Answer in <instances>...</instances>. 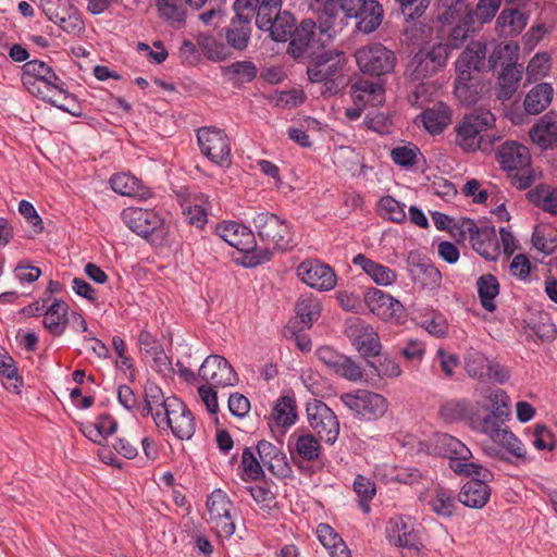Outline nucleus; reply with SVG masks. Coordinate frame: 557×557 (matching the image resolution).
<instances>
[{"label": "nucleus", "mask_w": 557, "mask_h": 557, "mask_svg": "<svg viewBox=\"0 0 557 557\" xmlns=\"http://www.w3.org/2000/svg\"><path fill=\"white\" fill-rule=\"evenodd\" d=\"M296 271L301 282L317 290L329 292L336 286L337 275L334 269L319 259L304 260Z\"/></svg>", "instance_id": "obj_17"}, {"label": "nucleus", "mask_w": 557, "mask_h": 557, "mask_svg": "<svg viewBox=\"0 0 557 557\" xmlns=\"http://www.w3.org/2000/svg\"><path fill=\"white\" fill-rule=\"evenodd\" d=\"M369 310L383 321L399 322L405 317L404 305L382 289L370 287L364 293Z\"/></svg>", "instance_id": "obj_20"}, {"label": "nucleus", "mask_w": 557, "mask_h": 557, "mask_svg": "<svg viewBox=\"0 0 557 557\" xmlns=\"http://www.w3.org/2000/svg\"><path fill=\"white\" fill-rule=\"evenodd\" d=\"M486 44L471 41L455 62L456 77H460L462 81H471L472 72L486 71Z\"/></svg>", "instance_id": "obj_22"}, {"label": "nucleus", "mask_w": 557, "mask_h": 557, "mask_svg": "<svg viewBox=\"0 0 557 557\" xmlns=\"http://www.w3.org/2000/svg\"><path fill=\"white\" fill-rule=\"evenodd\" d=\"M354 491L358 496L360 507L368 513L370 511L369 503L376 493L375 483L371 479L358 474L354 481Z\"/></svg>", "instance_id": "obj_56"}, {"label": "nucleus", "mask_w": 557, "mask_h": 557, "mask_svg": "<svg viewBox=\"0 0 557 557\" xmlns=\"http://www.w3.org/2000/svg\"><path fill=\"white\" fill-rule=\"evenodd\" d=\"M42 324L53 336H61L69 324V305L61 299H54L46 306Z\"/></svg>", "instance_id": "obj_32"}, {"label": "nucleus", "mask_w": 557, "mask_h": 557, "mask_svg": "<svg viewBox=\"0 0 557 557\" xmlns=\"http://www.w3.org/2000/svg\"><path fill=\"white\" fill-rule=\"evenodd\" d=\"M209 523L218 536L230 539L236 530L233 502L221 490L213 491L207 499Z\"/></svg>", "instance_id": "obj_11"}, {"label": "nucleus", "mask_w": 557, "mask_h": 557, "mask_svg": "<svg viewBox=\"0 0 557 557\" xmlns=\"http://www.w3.org/2000/svg\"><path fill=\"white\" fill-rule=\"evenodd\" d=\"M196 135L201 153L212 163L218 165L231 163V143L224 129L203 126L197 129Z\"/></svg>", "instance_id": "obj_13"}, {"label": "nucleus", "mask_w": 557, "mask_h": 557, "mask_svg": "<svg viewBox=\"0 0 557 557\" xmlns=\"http://www.w3.org/2000/svg\"><path fill=\"white\" fill-rule=\"evenodd\" d=\"M385 534L387 541L396 547L419 552L422 546L411 518L406 516L391 518L387 521Z\"/></svg>", "instance_id": "obj_21"}, {"label": "nucleus", "mask_w": 557, "mask_h": 557, "mask_svg": "<svg viewBox=\"0 0 557 557\" xmlns=\"http://www.w3.org/2000/svg\"><path fill=\"white\" fill-rule=\"evenodd\" d=\"M169 406L170 410L164 414L161 411H157L153 414L156 426L161 431L171 430L178 440H190L196 431L193 412L181 399L170 400Z\"/></svg>", "instance_id": "obj_5"}, {"label": "nucleus", "mask_w": 557, "mask_h": 557, "mask_svg": "<svg viewBox=\"0 0 557 557\" xmlns=\"http://www.w3.org/2000/svg\"><path fill=\"white\" fill-rule=\"evenodd\" d=\"M519 46L515 42L498 45L494 48L487 60V70L495 71L498 67L504 70L507 67L518 66Z\"/></svg>", "instance_id": "obj_41"}, {"label": "nucleus", "mask_w": 557, "mask_h": 557, "mask_svg": "<svg viewBox=\"0 0 557 557\" xmlns=\"http://www.w3.org/2000/svg\"><path fill=\"white\" fill-rule=\"evenodd\" d=\"M424 128L432 135L443 133L450 121V113L447 108L426 109L421 114Z\"/></svg>", "instance_id": "obj_51"}, {"label": "nucleus", "mask_w": 557, "mask_h": 557, "mask_svg": "<svg viewBox=\"0 0 557 557\" xmlns=\"http://www.w3.org/2000/svg\"><path fill=\"white\" fill-rule=\"evenodd\" d=\"M49 70V65L38 59L27 61L22 66V83L26 89H32L34 81H40L42 75Z\"/></svg>", "instance_id": "obj_62"}, {"label": "nucleus", "mask_w": 557, "mask_h": 557, "mask_svg": "<svg viewBox=\"0 0 557 557\" xmlns=\"http://www.w3.org/2000/svg\"><path fill=\"white\" fill-rule=\"evenodd\" d=\"M294 435L289 437V451L295 463L299 461H315L321 454V445L312 434H302L295 437V442L292 445Z\"/></svg>", "instance_id": "obj_33"}, {"label": "nucleus", "mask_w": 557, "mask_h": 557, "mask_svg": "<svg viewBox=\"0 0 557 557\" xmlns=\"http://www.w3.org/2000/svg\"><path fill=\"white\" fill-rule=\"evenodd\" d=\"M286 53L298 63L324 48V39L317 37V23L312 18H304L288 39Z\"/></svg>", "instance_id": "obj_9"}, {"label": "nucleus", "mask_w": 557, "mask_h": 557, "mask_svg": "<svg viewBox=\"0 0 557 557\" xmlns=\"http://www.w3.org/2000/svg\"><path fill=\"white\" fill-rule=\"evenodd\" d=\"M476 466L478 469H472L473 472L457 473L462 476H472L462 485L458 494V500L466 507L481 509L490 500L492 491L487 482L493 480L494 474L482 465L476 463Z\"/></svg>", "instance_id": "obj_10"}, {"label": "nucleus", "mask_w": 557, "mask_h": 557, "mask_svg": "<svg viewBox=\"0 0 557 557\" xmlns=\"http://www.w3.org/2000/svg\"><path fill=\"white\" fill-rule=\"evenodd\" d=\"M499 287L498 280L491 273L481 275L476 281L481 305L488 312H494L497 308L494 299L499 294Z\"/></svg>", "instance_id": "obj_42"}, {"label": "nucleus", "mask_w": 557, "mask_h": 557, "mask_svg": "<svg viewBox=\"0 0 557 557\" xmlns=\"http://www.w3.org/2000/svg\"><path fill=\"white\" fill-rule=\"evenodd\" d=\"M447 58V47L442 42L431 49H420L412 59L416 78L422 79L434 75L446 65Z\"/></svg>", "instance_id": "obj_23"}, {"label": "nucleus", "mask_w": 557, "mask_h": 557, "mask_svg": "<svg viewBox=\"0 0 557 557\" xmlns=\"http://www.w3.org/2000/svg\"><path fill=\"white\" fill-rule=\"evenodd\" d=\"M210 203L203 194L196 195L183 210L186 222L198 228H202L208 222Z\"/></svg>", "instance_id": "obj_45"}, {"label": "nucleus", "mask_w": 557, "mask_h": 557, "mask_svg": "<svg viewBox=\"0 0 557 557\" xmlns=\"http://www.w3.org/2000/svg\"><path fill=\"white\" fill-rule=\"evenodd\" d=\"M487 436L495 443L506 449L511 456L517 459L516 465L525 463L529 459L527 456V449L521 441L509 430L507 425H504L493 432L488 433Z\"/></svg>", "instance_id": "obj_35"}, {"label": "nucleus", "mask_w": 557, "mask_h": 557, "mask_svg": "<svg viewBox=\"0 0 557 557\" xmlns=\"http://www.w3.org/2000/svg\"><path fill=\"white\" fill-rule=\"evenodd\" d=\"M272 416L277 425H293L297 420L296 401L294 397H280L273 408Z\"/></svg>", "instance_id": "obj_53"}, {"label": "nucleus", "mask_w": 557, "mask_h": 557, "mask_svg": "<svg viewBox=\"0 0 557 557\" xmlns=\"http://www.w3.org/2000/svg\"><path fill=\"white\" fill-rule=\"evenodd\" d=\"M529 15L519 9L505 7L496 18V30L503 37H516L528 24Z\"/></svg>", "instance_id": "obj_31"}, {"label": "nucleus", "mask_w": 557, "mask_h": 557, "mask_svg": "<svg viewBox=\"0 0 557 557\" xmlns=\"http://www.w3.org/2000/svg\"><path fill=\"white\" fill-rule=\"evenodd\" d=\"M345 334L349 338L356 350L368 360L369 358L380 356L382 344L377 332L372 325L366 323L360 318L347 321Z\"/></svg>", "instance_id": "obj_15"}, {"label": "nucleus", "mask_w": 557, "mask_h": 557, "mask_svg": "<svg viewBox=\"0 0 557 557\" xmlns=\"http://www.w3.org/2000/svg\"><path fill=\"white\" fill-rule=\"evenodd\" d=\"M377 212L384 220L394 223H403L406 221L405 205L389 195L380 198Z\"/></svg>", "instance_id": "obj_54"}, {"label": "nucleus", "mask_w": 557, "mask_h": 557, "mask_svg": "<svg viewBox=\"0 0 557 557\" xmlns=\"http://www.w3.org/2000/svg\"><path fill=\"white\" fill-rule=\"evenodd\" d=\"M159 12V16L164 20L170 26L175 28H182L186 23V11L183 5H178L177 2L158 4L156 5Z\"/></svg>", "instance_id": "obj_59"}, {"label": "nucleus", "mask_w": 557, "mask_h": 557, "mask_svg": "<svg viewBox=\"0 0 557 557\" xmlns=\"http://www.w3.org/2000/svg\"><path fill=\"white\" fill-rule=\"evenodd\" d=\"M500 4L502 0H479L475 9L468 11L466 18L473 22L475 17L480 24L488 23L495 17Z\"/></svg>", "instance_id": "obj_58"}, {"label": "nucleus", "mask_w": 557, "mask_h": 557, "mask_svg": "<svg viewBox=\"0 0 557 557\" xmlns=\"http://www.w3.org/2000/svg\"><path fill=\"white\" fill-rule=\"evenodd\" d=\"M470 244L486 260H496L500 255L499 239L493 225L485 224L480 226L478 236L471 237Z\"/></svg>", "instance_id": "obj_28"}, {"label": "nucleus", "mask_w": 557, "mask_h": 557, "mask_svg": "<svg viewBox=\"0 0 557 557\" xmlns=\"http://www.w3.org/2000/svg\"><path fill=\"white\" fill-rule=\"evenodd\" d=\"M554 96L553 86L548 83L536 84L525 96L523 106L528 114L543 112L552 102Z\"/></svg>", "instance_id": "obj_36"}, {"label": "nucleus", "mask_w": 557, "mask_h": 557, "mask_svg": "<svg viewBox=\"0 0 557 557\" xmlns=\"http://www.w3.org/2000/svg\"><path fill=\"white\" fill-rule=\"evenodd\" d=\"M436 449L445 458L449 459V468L455 473H469L471 469H478L476 462L469 461L471 450L458 438L443 433L436 437Z\"/></svg>", "instance_id": "obj_18"}, {"label": "nucleus", "mask_w": 557, "mask_h": 557, "mask_svg": "<svg viewBox=\"0 0 557 557\" xmlns=\"http://www.w3.org/2000/svg\"><path fill=\"white\" fill-rule=\"evenodd\" d=\"M350 95L356 106L379 107L384 102L382 84L360 78L350 86Z\"/></svg>", "instance_id": "obj_26"}, {"label": "nucleus", "mask_w": 557, "mask_h": 557, "mask_svg": "<svg viewBox=\"0 0 557 557\" xmlns=\"http://www.w3.org/2000/svg\"><path fill=\"white\" fill-rule=\"evenodd\" d=\"M121 219L131 231L151 245L162 247L168 244L169 225L156 210L128 207L121 212Z\"/></svg>", "instance_id": "obj_4"}, {"label": "nucleus", "mask_w": 557, "mask_h": 557, "mask_svg": "<svg viewBox=\"0 0 557 557\" xmlns=\"http://www.w3.org/2000/svg\"><path fill=\"white\" fill-rule=\"evenodd\" d=\"M0 376L10 382V386L7 387L8 389L16 393L20 392L23 380L18 375L14 359L8 354H0Z\"/></svg>", "instance_id": "obj_60"}, {"label": "nucleus", "mask_w": 557, "mask_h": 557, "mask_svg": "<svg viewBox=\"0 0 557 557\" xmlns=\"http://www.w3.org/2000/svg\"><path fill=\"white\" fill-rule=\"evenodd\" d=\"M260 458L258 459L252 450V447H246L242 455L240 467L243 469L244 481H257L264 476V471L261 466Z\"/></svg>", "instance_id": "obj_55"}, {"label": "nucleus", "mask_w": 557, "mask_h": 557, "mask_svg": "<svg viewBox=\"0 0 557 557\" xmlns=\"http://www.w3.org/2000/svg\"><path fill=\"white\" fill-rule=\"evenodd\" d=\"M252 33V22L233 16L230 24L223 28V34L228 47L244 51L247 49Z\"/></svg>", "instance_id": "obj_30"}, {"label": "nucleus", "mask_w": 557, "mask_h": 557, "mask_svg": "<svg viewBox=\"0 0 557 557\" xmlns=\"http://www.w3.org/2000/svg\"><path fill=\"white\" fill-rule=\"evenodd\" d=\"M144 399L145 407L143 408L141 416H151L153 418V414L157 411H160L159 407H162V414H164L166 411L170 410V400L178 398L175 396L165 397L160 386H158L156 383H147L145 386Z\"/></svg>", "instance_id": "obj_40"}, {"label": "nucleus", "mask_w": 557, "mask_h": 557, "mask_svg": "<svg viewBox=\"0 0 557 557\" xmlns=\"http://www.w3.org/2000/svg\"><path fill=\"white\" fill-rule=\"evenodd\" d=\"M196 42L210 61H223L230 55L227 47L223 42L218 41L212 35L200 33L196 37Z\"/></svg>", "instance_id": "obj_48"}, {"label": "nucleus", "mask_w": 557, "mask_h": 557, "mask_svg": "<svg viewBox=\"0 0 557 557\" xmlns=\"http://www.w3.org/2000/svg\"><path fill=\"white\" fill-rule=\"evenodd\" d=\"M222 74L230 79H236L244 84L250 83L257 77L258 69L252 61H236L222 67Z\"/></svg>", "instance_id": "obj_52"}, {"label": "nucleus", "mask_w": 557, "mask_h": 557, "mask_svg": "<svg viewBox=\"0 0 557 557\" xmlns=\"http://www.w3.org/2000/svg\"><path fill=\"white\" fill-rule=\"evenodd\" d=\"M374 358H376V360H368V364L374 369L380 377H397L401 374L399 364L388 356L380 352V356H375Z\"/></svg>", "instance_id": "obj_63"}, {"label": "nucleus", "mask_w": 557, "mask_h": 557, "mask_svg": "<svg viewBox=\"0 0 557 557\" xmlns=\"http://www.w3.org/2000/svg\"><path fill=\"white\" fill-rule=\"evenodd\" d=\"M407 268L411 280L423 288L436 289L442 283V273L433 262L420 253L410 252Z\"/></svg>", "instance_id": "obj_24"}, {"label": "nucleus", "mask_w": 557, "mask_h": 557, "mask_svg": "<svg viewBox=\"0 0 557 557\" xmlns=\"http://www.w3.org/2000/svg\"><path fill=\"white\" fill-rule=\"evenodd\" d=\"M473 407L467 399H449L444 401L440 409L438 416L446 423L459 422L463 419H475L472 417Z\"/></svg>", "instance_id": "obj_39"}, {"label": "nucleus", "mask_w": 557, "mask_h": 557, "mask_svg": "<svg viewBox=\"0 0 557 557\" xmlns=\"http://www.w3.org/2000/svg\"><path fill=\"white\" fill-rule=\"evenodd\" d=\"M282 12V0H260L256 14V26L263 30Z\"/></svg>", "instance_id": "obj_57"}, {"label": "nucleus", "mask_w": 557, "mask_h": 557, "mask_svg": "<svg viewBox=\"0 0 557 557\" xmlns=\"http://www.w3.org/2000/svg\"><path fill=\"white\" fill-rule=\"evenodd\" d=\"M455 144L463 152L488 153L500 139L496 129V116L491 110L475 108L465 114L455 125Z\"/></svg>", "instance_id": "obj_1"}, {"label": "nucleus", "mask_w": 557, "mask_h": 557, "mask_svg": "<svg viewBox=\"0 0 557 557\" xmlns=\"http://www.w3.org/2000/svg\"><path fill=\"white\" fill-rule=\"evenodd\" d=\"M487 405L483 408L488 413L482 419H471L472 429L487 435L488 433L506 425L510 418V398L503 389H496L487 396Z\"/></svg>", "instance_id": "obj_14"}, {"label": "nucleus", "mask_w": 557, "mask_h": 557, "mask_svg": "<svg viewBox=\"0 0 557 557\" xmlns=\"http://www.w3.org/2000/svg\"><path fill=\"white\" fill-rule=\"evenodd\" d=\"M259 239L267 246L275 249L287 250L292 248V232L286 220L275 213L262 211L252 219Z\"/></svg>", "instance_id": "obj_6"}, {"label": "nucleus", "mask_w": 557, "mask_h": 557, "mask_svg": "<svg viewBox=\"0 0 557 557\" xmlns=\"http://www.w3.org/2000/svg\"><path fill=\"white\" fill-rule=\"evenodd\" d=\"M341 400L361 421H376L388 408V401L384 396L368 389L345 393Z\"/></svg>", "instance_id": "obj_8"}, {"label": "nucleus", "mask_w": 557, "mask_h": 557, "mask_svg": "<svg viewBox=\"0 0 557 557\" xmlns=\"http://www.w3.org/2000/svg\"><path fill=\"white\" fill-rule=\"evenodd\" d=\"M198 375L208 385L215 387L233 386L238 381L232 364L220 355H209L201 363Z\"/></svg>", "instance_id": "obj_19"}, {"label": "nucleus", "mask_w": 557, "mask_h": 557, "mask_svg": "<svg viewBox=\"0 0 557 557\" xmlns=\"http://www.w3.org/2000/svg\"><path fill=\"white\" fill-rule=\"evenodd\" d=\"M522 78V66H513L502 70L498 76L496 97L499 100L510 99L519 87Z\"/></svg>", "instance_id": "obj_46"}, {"label": "nucleus", "mask_w": 557, "mask_h": 557, "mask_svg": "<svg viewBox=\"0 0 557 557\" xmlns=\"http://www.w3.org/2000/svg\"><path fill=\"white\" fill-rule=\"evenodd\" d=\"M485 89V84L474 79L462 81L460 77L455 78V95L462 104L472 106L476 103Z\"/></svg>", "instance_id": "obj_47"}, {"label": "nucleus", "mask_w": 557, "mask_h": 557, "mask_svg": "<svg viewBox=\"0 0 557 557\" xmlns=\"http://www.w3.org/2000/svg\"><path fill=\"white\" fill-rule=\"evenodd\" d=\"M318 539L332 557H351L343 539L327 524H320L317 530Z\"/></svg>", "instance_id": "obj_43"}, {"label": "nucleus", "mask_w": 557, "mask_h": 557, "mask_svg": "<svg viewBox=\"0 0 557 557\" xmlns=\"http://www.w3.org/2000/svg\"><path fill=\"white\" fill-rule=\"evenodd\" d=\"M352 264L360 267L372 281L380 286H389L397 281L396 272L389 267L369 259L363 253H358L352 258Z\"/></svg>", "instance_id": "obj_29"}, {"label": "nucleus", "mask_w": 557, "mask_h": 557, "mask_svg": "<svg viewBox=\"0 0 557 557\" xmlns=\"http://www.w3.org/2000/svg\"><path fill=\"white\" fill-rule=\"evenodd\" d=\"M359 70L370 76H383L391 73L396 64L393 50L381 42H371L360 47L355 52Z\"/></svg>", "instance_id": "obj_7"}, {"label": "nucleus", "mask_w": 557, "mask_h": 557, "mask_svg": "<svg viewBox=\"0 0 557 557\" xmlns=\"http://www.w3.org/2000/svg\"><path fill=\"white\" fill-rule=\"evenodd\" d=\"M297 20L288 11H282L262 32H269L270 38L277 42H286L297 27Z\"/></svg>", "instance_id": "obj_38"}, {"label": "nucleus", "mask_w": 557, "mask_h": 557, "mask_svg": "<svg viewBox=\"0 0 557 557\" xmlns=\"http://www.w3.org/2000/svg\"><path fill=\"white\" fill-rule=\"evenodd\" d=\"M531 140L542 149L557 148V113L544 114L530 129Z\"/></svg>", "instance_id": "obj_25"}, {"label": "nucleus", "mask_w": 557, "mask_h": 557, "mask_svg": "<svg viewBox=\"0 0 557 557\" xmlns=\"http://www.w3.org/2000/svg\"><path fill=\"white\" fill-rule=\"evenodd\" d=\"M527 198L536 208L557 216V187L539 184L528 191Z\"/></svg>", "instance_id": "obj_37"}, {"label": "nucleus", "mask_w": 557, "mask_h": 557, "mask_svg": "<svg viewBox=\"0 0 557 557\" xmlns=\"http://www.w3.org/2000/svg\"><path fill=\"white\" fill-rule=\"evenodd\" d=\"M334 373L352 382H357L363 376L362 367L351 357L343 355Z\"/></svg>", "instance_id": "obj_64"}, {"label": "nucleus", "mask_w": 557, "mask_h": 557, "mask_svg": "<svg viewBox=\"0 0 557 557\" xmlns=\"http://www.w3.org/2000/svg\"><path fill=\"white\" fill-rule=\"evenodd\" d=\"M47 18L67 34H79L85 29V23L78 9L69 0H58L57 3L40 0Z\"/></svg>", "instance_id": "obj_16"}, {"label": "nucleus", "mask_w": 557, "mask_h": 557, "mask_svg": "<svg viewBox=\"0 0 557 557\" xmlns=\"http://www.w3.org/2000/svg\"><path fill=\"white\" fill-rule=\"evenodd\" d=\"M216 230L224 242L244 253L242 264L245 268H256L271 260L270 248H258L255 233L248 226L227 221L219 224Z\"/></svg>", "instance_id": "obj_2"}, {"label": "nucleus", "mask_w": 557, "mask_h": 557, "mask_svg": "<svg viewBox=\"0 0 557 557\" xmlns=\"http://www.w3.org/2000/svg\"><path fill=\"white\" fill-rule=\"evenodd\" d=\"M308 79L324 86L323 95H336L339 90V79L346 65L345 53L338 50L322 48L306 61Z\"/></svg>", "instance_id": "obj_3"}, {"label": "nucleus", "mask_w": 557, "mask_h": 557, "mask_svg": "<svg viewBox=\"0 0 557 557\" xmlns=\"http://www.w3.org/2000/svg\"><path fill=\"white\" fill-rule=\"evenodd\" d=\"M307 420L320 440L333 445L339 435V421L334 411L325 403L311 399L307 403Z\"/></svg>", "instance_id": "obj_12"}, {"label": "nucleus", "mask_w": 557, "mask_h": 557, "mask_svg": "<svg viewBox=\"0 0 557 557\" xmlns=\"http://www.w3.org/2000/svg\"><path fill=\"white\" fill-rule=\"evenodd\" d=\"M419 156H421V151L413 144L397 146L391 151V158L394 163L403 168H410L417 164Z\"/></svg>", "instance_id": "obj_61"}, {"label": "nucleus", "mask_w": 557, "mask_h": 557, "mask_svg": "<svg viewBox=\"0 0 557 557\" xmlns=\"http://www.w3.org/2000/svg\"><path fill=\"white\" fill-rule=\"evenodd\" d=\"M110 186L112 190L121 196L148 199L151 191L145 187L140 180L129 173H117L111 176Z\"/></svg>", "instance_id": "obj_34"}, {"label": "nucleus", "mask_w": 557, "mask_h": 557, "mask_svg": "<svg viewBox=\"0 0 557 557\" xmlns=\"http://www.w3.org/2000/svg\"><path fill=\"white\" fill-rule=\"evenodd\" d=\"M295 310L301 323L307 329H310L320 318L321 305L319 300L312 296H302L297 300Z\"/></svg>", "instance_id": "obj_49"}, {"label": "nucleus", "mask_w": 557, "mask_h": 557, "mask_svg": "<svg viewBox=\"0 0 557 557\" xmlns=\"http://www.w3.org/2000/svg\"><path fill=\"white\" fill-rule=\"evenodd\" d=\"M496 160L503 170L512 172L517 168L530 165L531 156L525 146L517 141H506L496 152Z\"/></svg>", "instance_id": "obj_27"}, {"label": "nucleus", "mask_w": 557, "mask_h": 557, "mask_svg": "<svg viewBox=\"0 0 557 557\" xmlns=\"http://www.w3.org/2000/svg\"><path fill=\"white\" fill-rule=\"evenodd\" d=\"M355 18L358 20L357 29L363 34H370L381 25L383 8L377 1L370 0L367 8L360 10V14H357Z\"/></svg>", "instance_id": "obj_44"}, {"label": "nucleus", "mask_w": 557, "mask_h": 557, "mask_svg": "<svg viewBox=\"0 0 557 557\" xmlns=\"http://www.w3.org/2000/svg\"><path fill=\"white\" fill-rule=\"evenodd\" d=\"M429 505L437 516L450 518L456 509V498L449 490L438 487L435 490Z\"/></svg>", "instance_id": "obj_50"}]
</instances>
